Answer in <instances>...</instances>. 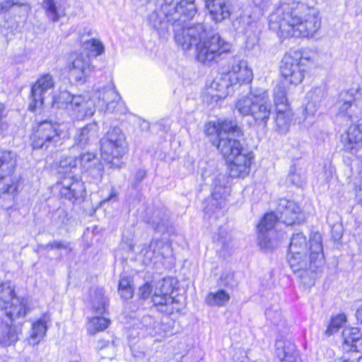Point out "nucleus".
<instances>
[{
    "label": "nucleus",
    "mask_w": 362,
    "mask_h": 362,
    "mask_svg": "<svg viewBox=\"0 0 362 362\" xmlns=\"http://www.w3.org/2000/svg\"><path fill=\"white\" fill-rule=\"evenodd\" d=\"M122 240H123L124 243H126L127 245H129V249H130L131 250H132V251L134 250V245H133V244H132V240H128V239H127V240H126V239H125V236H124V235H123Z\"/></svg>",
    "instance_id": "64"
},
{
    "label": "nucleus",
    "mask_w": 362,
    "mask_h": 362,
    "mask_svg": "<svg viewBox=\"0 0 362 362\" xmlns=\"http://www.w3.org/2000/svg\"><path fill=\"white\" fill-rule=\"evenodd\" d=\"M286 181L297 187H302L306 182V173L305 169L299 164H293L290 167Z\"/></svg>",
    "instance_id": "35"
},
{
    "label": "nucleus",
    "mask_w": 362,
    "mask_h": 362,
    "mask_svg": "<svg viewBox=\"0 0 362 362\" xmlns=\"http://www.w3.org/2000/svg\"><path fill=\"white\" fill-rule=\"evenodd\" d=\"M59 173L64 174L57 183L59 187L61 197L71 203L82 202L86 191L81 177L74 175L75 172L70 170L69 168L60 169Z\"/></svg>",
    "instance_id": "12"
},
{
    "label": "nucleus",
    "mask_w": 362,
    "mask_h": 362,
    "mask_svg": "<svg viewBox=\"0 0 362 362\" xmlns=\"http://www.w3.org/2000/svg\"><path fill=\"white\" fill-rule=\"evenodd\" d=\"M16 165V153L8 150H0V180H4L3 193H13L17 189V179L13 177Z\"/></svg>",
    "instance_id": "16"
},
{
    "label": "nucleus",
    "mask_w": 362,
    "mask_h": 362,
    "mask_svg": "<svg viewBox=\"0 0 362 362\" xmlns=\"http://www.w3.org/2000/svg\"><path fill=\"white\" fill-rule=\"evenodd\" d=\"M338 328L335 327L334 326H332V322H329V325L327 327V329L325 330V334L327 337H330L334 333L338 331Z\"/></svg>",
    "instance_id": "62"
},
{
    "label": "nucleus",
    "mask_w": 362,
    "mask_h": 362,
    "mask_svg": "<svg viewBox=\"0 0 362 362\" xmlns=\"http://www.w3.org/2000/svg\"><path fill=\"white\" fill-rule=\"evenodd\" d=\"M110 324V320L107 317L95 316L90 318L87 325V329L90 334L93 335L98 332L103 331Z\"/></svg>",
    "instance_id": "40"
},
{
    "label": "nucleus",
    "mask_w": 362,
    "mask_h": 362,
    "mask_svg": "<svg viewBox=\"0 0 362 362\" xmlns=\"http://www.w3.org/2000/svg\"><path fill=\"white\" fill-rule=\"evenodd\" d=\"M310 61L309 58L304 57L300 52H290L286 53L282 59L280 71L286 83L297 86L300 84L304 77Z\"/></svg>",
    "instance_id": "11"
},
{
    "label": "nucleus",
    "mask_w": 362,
    "mask_h": 362,
    "mask_svg": "<svg viewBox=\"0 0 362 362\" xmlns=\"http://www.w3.org/2000/svg\"><path fill=\"white\" fill-rule=\"evenodd\" d=\"M0 309L10 322L24 318L30 311L28 300L16 296L11 281L0 284Z\"/></svg>",
    "instance_id": "9"
},
{
    "label": "nucleus",
    "mask_w": 362,
    "mask_h": 362,
    "mask_svg": "<svg viewBox=\"0 0 362 362\" xmlns=\"http://www.w3.org/2000/svg\"><path fill=\"white\" fill-rule=\"evenodd\" d=\"M265 316L267 320H269L274 325H279L281 322V313L277 307L267 309Z\"/></svg>",
    "instance_id": "48"
},
{
    "label": "nucleus",
    "mask_w": 362,
    "mask_h": 362,
    "mask_svg": "<svg viewBox=\"0 0 362 362\" xmlns=\"http://www.w3.org/2000/svg\"><path fill=\"white\" fill-rule=\"evenodd\" d=\"M132 356L137 359H142L145 356V352L142 350H139L135 348L132 349Z\"/></svg>",
    "instance_id": "61"
},
{
    "label": "nucleus",
    "mask_w": 362,
    "mask_h": 362,
    "mask_svg": "<svg viewBox=\"0 0 362 362\" xmlns=\"http://www.w3.org/2000/svg\"><path fill=\"white\" fill-rule=\"evenodd\" d=\"M220 284L228 288L236 286L238 281L235 279L234 273L230 272L223 273L220 278Z\"/></svg>",
    "instance_id": "47"
},
{
    "label": "nucleus",
    "mask_w": 362,
    "mask_h": 362,
    "mask_svg": "<svg viewBox=\"0 0 362 362\" xmlns=\"http://www.w3.org/2000/svg\"><path fill=\"white\" fill-rule=\"evenodd\" d=\"M227 235V232L225 230H223L222 228H220L217 238L214 237V239L218 241L223 245V247H224L226 243Z\"/></svg>",
    "instance_id": "57"
},
{
    "label": "nucleus",
    "mask_w": 362,
    "mask_h": 362,
    "mask_svg": "<svg viewBox=\"0 0 362 362\" xmlns=\"http://www.w3.org/2000/svg\"><path fill=\"white\" fill-rule=\"evenodd\" d=\"M292 112L288 109H277L276 116V124L278 130L281 133H285L288 131V127L292 121Z\"/></svg>",
    "instance_id": "38"
},
{
    "label": "nucleus",
    "mask_w": 362,
    "mask_h": 362,
    "mask_svg": "<svg viewBox=\"0 0 362 362\" xmlns=\"http://www.w3.org/2000/svg\"><path fill=\"white\" fill-rule=\"evenodd\" d=\"M235 129L221 133V139L218 141L217 148L224 158L229 163V175L233 178L245 177L250 172L253 153L243 148L240 140L243 135L239 127L238 134H235Z\"/></svg>",
    "instance_id": "6"
},
{
    "label": "nucleus",
    "mask_w": 362,
    "mask_h": 362,
    "mask_svg": "<svg viewBox=\"0 0 362 362\" xmlns=\"http://www.w3.org/2000/svg\"><path fill=\"white\" fill-rule=\"evenodd\" d=\"M117 200V192L113 189H112L109 196L104 199L103 201H101V204H105L106 202H116Z\"/></svg>",
    "instance_id": "58"
},
{
    "label": "nucleus",
    "mask_w": 362,
    "mask_h": 362,
    "mask_svg": "<svg viewBox=\"0 0 362 362\" xmlns=\"http://www.w3.org/2000/svg\"><path fill=\"white\" fill-rule=\"evenodd\" d=\"M83 48L95 57L101 55L105 51V47L99 40L92 38L83 43Z\"/></svg>",
    "instance_id": "45"
},
{
    "label": "nucleus",
    "mask_w": 362,
    "mask_h": 362,
    "mask_svg": "<svg viewBox=\"0 0 362 362\" xmlns=\"http://www.w3.org/2000/svg\"><path fill=\"white\" fill-rule=\"evenodd\" d=\"M341 141L344 151L356 154L362 148V122L351 124L341 136Z\"/></svg>",
    "instance_id": "23"
},
{
    "label": "nucleus",
    "mask_w": 362,
    "mask_h": 362,
    "mask_svg": "<svg viewBox=\"0 0 362 362\" xmlns=\"http://www.w3.org/2000/svg\"><path fill=\"white\" fill-rule=\"evenodd\" d=\"M290 244L287 255L288 262L294 273L299 272L303 283L313 285L317 274L325 264L322 237L318 233H313L310 239V260H307L308 245L296 247Z\"/></svg>",
    "instance_id": "4"
},
{
    "label": "nucleus",
    "mask_w": 362,
    "mask_h": 362,
    "mask_svg": "<svg viewBox=\"0 0 362 362\" xmlns=\"http://www.w3.org/2000/svg\"><path fill=\"white\" fill-rule=\"evenodd\" d=\"M182 23L177 26H171L176 43L185 50L193 45L196 47L197 59L204 64H209L216 61L222 54L230 50V44L223 40L218 34L206 37V29L203 24L194 25Z\"/></svg>",
    "instance_id": "2"
},
{
    "label": "nucleus",
    "mask_w": 362,
    "mask_h": 362,
    "mask_svg": "<svg viewBox=\"0 0 362 362\" xmlns=\"http://www.w3.org/2000/svg\"><path fill=\"white\" fill-rule=\"evenodd\" d=\"M45 248L50 249V250H54V249H64L67 250L69 251L71 250V247H70V245L67 243H64L62 241H54L52 243H49L47 244L45 246Z\"/></svg>",
    "instance_id": "51"
},
{
    "label": "nucleus",
    "mask_w": 362,
    "mask_h": 362,
    "mask_svg": "<svg viewBox=\"0 0 362 362\" xmlns=\"http://www.w3.org/2000/svg\"><path fill=\"white\" fill-rule=\"evenodd\" d=\"M276 211L279 216L274 212L267 213L257 226L258 244L261 250L265 252L272 251L284 238V233L276 232L275 229L277 221H281L286 226H291L300 221L298 216L300 208L293 200L280 199Z\"/></svg>",
    "instance_id": "3"
},
{
    "label": "nucleus",
    "mask_w": 362,
    "mask_h": 362,
    "mask_svg": "<svg viewBox=\"0 0 362 362\" xmlns=\"http://www.w3.org/2000/svg\"><path fill=\"white\" fill-rule=\"evenodd\" d=\"M172 253L171 243L169 241L153 239L149 245H144L140 251L144 264L156 263L168 257Z\"/></svg>",
    "instance_id": "18"
},
{
    "label": "nucleus",
    "mask_w": 362,
    "mask_h": 362,
    "mask_svg": "<svg viewBox=\"0 0 362 362\" xmlns=\"http://www.w3.org/2000/svg\"><path fill=\"white\" fill-rule=\"evenodd\" d=\"M57 214L58 215V216L59 218H61V217L62 218V220L60 221V224L61 225L66 224L68 221L67 213L63 209H58L57 211Z\"/></svg>",
    "instance_id": "60"
},
{
    "label": "nucleus",
    "mask_w": 362,
    "mask_h": 362,
    "mask_svg": "<svg viewBox=\"0 0 362 362\" xmlns=\"http://www.w3.org/2000/svg\"><path fill=\"white\" fill-rule=\"evenodd\" d=\"M256 100L255 90H251L247 96L239 98L235 103V110L243 116L250 115Z\"/></svg>",
    "instance_id": "36"
},
{
    "label": "nucleus",
    "mask_w": 362,
    "mask_h": 362,
    "mask_svg": "<svg viewBox=\"0 0 362 362\" xmlns=\"http://www.w3.org/2000/svg\"><path fill=\"white\" fill-rule=\"evenodd\" d=\"M360 329L358 327H347L342 332V349L344 351L349 352L353 349L354 344L358 339Z\"/></svg>",
    "instance_id": "37"
},
{
    "label": "nucleus",
    "mask_w": 362,
    "mask_h": 362,
    "mask_svg": "<svg viewBox=\"0 0 362 362\" xmlns=\"http://www.w3.org/2000/svg\"><path fill=\"white\" fill-rule=\"evenodd\" d=\"M78 168L81 173L90 178V182L98 183L101 181L104 168L95 151L83 150L78 157L62 156L59 169L69 168L76 172Z\"/></svg>",
    "instance_id": "8"
},
{
    "label": "nucleus",
    "mask_w": 362,
    "mask_h": 362,
    "mask_svg": "<svg viewBox=\"0 0 362 362\" xmlns=\"http://www.w3.org/2000/svg\"><path fill=\"white\" fill-rule=\"evenodd\" d=\"M6 110L3 103H0V135L7 129L8 124L5 121L6 117Z\"/></svg>",
    "instance_id": "50"
},
{
    "label": "nucleus",
    "mask_w": 362,
    "mask_h": 362,
    "mask_svg": "<svg viewBox=\"0 0 362 362\" xmlns=\"http://www.w3.org/2000/svg\"><path fill=\"white\" fill-rule=\"evenodd\" d=\"M230 194L227 186V177L223 174L217 175L213 180V191L211 197L204 202V211L209 217L215 214L216 218L223 214L226 198Z\"/></svg>",
    "instance_id": "13"
},
{
    "label": "nucleus",
    "mask_w": 362,
    "mask_h": 362,
    "mask_svg": "<svg viewBox=\"0 0 362 362\" xmlns=\"http://www.w3.org/2000/svg\"><path fill=\"white\" fill-rule=\"evenodd\" d=\"M197 11L194 0H163L160 6L148 15L147 20L160 37H165L170 26L189 22Z\"/></svg>",
    "instance_id": "5"
},
{
    "label": "nucleus",
    "mask_w": 362,
    "mask_h": 362,
    "mask_svg": "<svg viewBox=\"0 0 362 362\" xmlns=\"http://www.w3.org/2000/svg\"><path fill=\"white\" fill-rule=\"evenodd\" d=\"M92 96L96 108L100 112L119 113L125 112L124 103L112 83L102 88L95 86Z\"/></svg>",
    "instance_id": "14"
},
{
    "label": "nucleus",
    "mask_w": 362,
    "mask_h": 362,
    "mask_svg": "<svg viewBox=\"0 0 362 362\" xmlns=\"http://www.w3.org/2000/svg\"><path fill=\"white\" fill-rule=\"evenodd\" d=\"M346 317L344 314H339L331 319L330 322H332V326L339 329L342 325L346 322Z\"/></svg>",
    "instance_id": "55"
},
{
    "label": "nucleus",
    "mask_w": 362,
    "mask_h": 362,
    "mask_svg": "<svg viewBox=\"0 0 362 362\" xmlns=\"http://www.w3.org/2000/svg\"><path fill=\"white\" fill-rule=\"evenodd\" d=\"M275 354L280 362H296V346L288 340L277 339Z\"/></svg>",
    "instance_id": "31"
},
{
    "label": "nucleus",
    "mask_w": 362,
    "mask_h": 362,
    "mask_svg": "<svg viewBox=\"0 0 362 362\" xmlns=\"http://www.w3.org/2000/svg\"><path fill=\"white\" fill-rule=\"evenodd\" d=\"M227 74L231 76L230 79L235 87L242 84H249L253 79V72L247 62L239 58L233 59Z\"/></svg>",
    "instance_id": "22"
},
{
    "label": "nucleus",
    "mask_w": 362,
    "mask_h": 362,
    "mask_svg": "<svg viewBox=\"0 0 362 362\" xmlns=\"http://www.w3.org/2000/svg\"><path fill=\"white\" fill-rule=\"evenodd\" d=\"M274 100L276 105V109H288V100L286 93L284 88L281 86L276 87L274 90Z\"/></svg>",
    "instance_id": "46"
},
{
    "label": "nucleus",
    "mask_w": 362,
    "mask_h": 362,
    "mask_svg": "<svg viewBox=\"0 0 362 362\" xmlns=\"http://www.w3.org/2000/svg\"><path fill=\"white\" fill-rule=\"evenodd\" d=\"M205 6L209 11L211 18L216 23H220L229 18L231 15L230 0H204Z\"/></svg>",
    "instance_id": "27"
},
{
    "label": "nucleus",
    "mask_w": 362,
    "mask_h": 362,
    "mask_svg": "<svg viewBox=\"0 0 362 362\" xmlns=\"http://www.w3.org/2000/svg\"><path fill=\"white\" fill-rule=\"evenodd\" d=\"M230 300V295L223 289H219L216 292L209 293L206 302L209 305L223 306Z\"/></svg>",
    "instance_id": "41"
},
{
    "label": "nucleus",
    "mask_w": 362,
    "mask_h": 362,
    "mask_svg": "<svg viewBox=\"0 0 362 362\" xmlns=\"http://www.w3.org/2000/svg\"><path fill=\"white\" fill-rule=\"evenodd\" d=\"M272 0H252L253 4L256 7L259 8L262 11L267 9L269 6Z\"/></svg>",
    "instance_id": "56"
},
{
    "label": "nucleus",
    "mask_w": 362,
    "mask_h": 362,
    "mask_svg": "<svg viewBox=\"0 0 362 362\" xmlns=\"http://www.w3.org/2000/svg\"><path fill=\"white\" fill-rule=\"evenodd\" d=\"M325 86H317L312 88L307 93L308 103L305 107V117L308 115H314L318 108L325 103L327 97Z\"/></svg>",
    "instance_id": "29"
},
{
    "label": "nucleus",
    "mask_w": 362,
    "mask_h": 362,
    "mask_svg": "<svg viewBox=\"0 0 362 362\" xmlns=\"http://www.w3.org/2000/svg\"><path fill=\"white\" fill-rule=\"evenodd\" d=\"M159 322L151 315H145L140 321L139 328L145 330L146 334L154 335L158 333Z\"/></svg>",
    "instance_id": "43"
},
{
    "label": "nucleus",
    "mask_w": 362,
    "mask_h": 362,
    "mask_svg": "<svg viewBox=\"0 0 362 362\" xmlns=\"http://www.w3.org/2000/svg\"><path fill=\"white\" fill-rule=\"evenodd\" d=\"M235 129L233 132L238 134L239 127L235 121L233 120H223L218 122H209L205 126V133L207 135L216 134L218 140L221 139V133L226 132V134L231 130Z\"/></svg>",
    "instance_id": "33"
},
{
    "label": "nucleus",
    "mask_w": 362,
    "mask_h": 362,
    "mask_svg": "<svg viewBox=\"0 0 362 362\" xmlns=\"http://www.w3.org/2000/svg\"><path fill=\"white\" fill-rule=\"evenodd\" d=\"M75 95H71L66 90L61 91L58 95L52 97V106L58 109L70 110L72 107Z\"/></svg>",
    "instance_id": "39"
},
{
    "label": "nucleus",
    "mask_w": 362,
    "mask_h": 362,
    "mask_svg": "<svg viewBox=\"0 0 362 362\" xmlns=\"http://www.w3.org/2000/svg\"><path fill=\"white\" fill-rule=\"evenodd\" d=\"M256 100L250 116L259 125L265 126L271 115L272 105L269 103L268 92L264 89L255 90Z\"/></svg>",
    "instance_id": "20"
},
{
    "label": "nucleus",
    "mask_w": 362,
    "mask_h": 362,
    "mask_svg": "<svg viewBox=\"0 0 362 362\" xmlns=\"http://www.w3.org/2000/svg\"><path fill=\"white\" fill-rule=\"evenodd\" d=\"M71 105L69 111L77 119H83L86 117H91L96 108L92 95L88 100L83 95H75Z\"/></svg>",
    "instance_id": "26"
},
{
    "label": "nucleus",
    "mask_w": 362,
    "mask_h": 362,
    "mask_svg": "<svg viewBox=\"0 0 362 362\" xmlns=\"http://www.w3.org/2000/svg\"><path fill=\"white\" fill-rule=\"evenodd\" d=\"M356 95H362V88H351L349 90L341 91L339 95V98L336 103V106L339 109L337 115L344 117V119L346 121L353 119L352 103L356 100Z\"/></svg>",
    "instance_id": "24"
},
{
    "label": "nucleus",
    "mask_w": 362,
    "mask_h": 362,
    "mask_svg": "<svg viewBox=\"0 0 362 362\" xmlns=\"http://www.w3.org/2000/svg\"><path fill=\"white\" fill-rule=\"evenodd\" d=\"M351 351L362 353V337L361 333L358 339L356 340V344H354Z\"/></svg>",
    "instance_id": "59"
},
{
    "label": "nucleus",
    "mask_w": 362,
    "mask_h": 362,
    "mask_svg": "<svg viewBox=\"0 0 362 362\" xmlns=\"http://www.w3.org/2000/svg\"><path fill=\"white\" fill-rule=\"evenodd\" d=\"M95 71L90 58L82 54L77 55L70 66V76L77 83H84Z\"/></svg>",
    "instance_id": "21"
},
{
    "label": "nucleus",
    "mask_w": 362,
    "mask_h": 362,
    "mask_svg": "<svg viewBox=\"0 0 362 362\" xmlns=\"http://www.w3.org/2000/svg\"><path fill=\"white\" fill-rule=\"evenodd\" d=\"M269 28L284 37H310L321 26L317 10L295 0H281L269 16Z\"/></svg>",
    "instance_id": "1"
},
{
    "label": "nucleus",
    "mask_w": 362,
    "mask_h": 362,
    "mask_svg": "<svg viewBox=\"0 0 362 362\" xmlns=\"http://www.w3.org/2000/svg\"><path fill=\"white\" fill-rule=\"evenodd\" d=\"M49 321L50 315L48 313H44L33 322L29 338L30 344L36 345L43 339L47 331V322Z\"/></svg>",
    "instance_id": "32"
},
{
    "label": "nucleus",
    "mask_w": 362,
    "mask_h": 362,
    "mask_svg": "<svg viewBox=\"0 0 362 362\" xmlns=\"http://www.w3.org/2000/svg\"><path fill=\"white\" fill-rule=\"evenodd\" d=\"M118 292L120 297L124 300H128L132 298L134 288L132 279L130 276L126 275L121 276L118 284Z\"/></svg>",
    "instance_id": "42"
},
{
    "label": "nucleus",
    "mask_w": 362,
    "mask_h": 362,
    "mask_svg": "<svg viewBox=\"0 0 362 362\" xmlns=\"http://www.w3.org/2000/svg\"><path fill=\"white\" fill-rule=\"evenodd\" d=\"M98 126L96 122L88 124L80 129L74 138V146L86 150V148L96 143Z\"/></svg>",
    "instance_id": "28"
},
{
    "label": "nucleus",
    "mask_w": 362,
    "mask_h": 362,
    "mask_svg": "<svg viewBox=\"0 0 362 362\" xmlns=\"http://www.w3.org/2000/svg\"><path fill=\"white\" fill-rule=\"evenodd\" d=\"M230 77L227 72L217 76L207 87L204 100L211 104H217L220 100L233 93L235 86Z\"/></svg>",
    "instance_id": "17"
},
{
    "label": "nucleus",
    "mask_w": 362,
    "mask_h": 362,
    "mask_svg": "<svg viewBox=\"0 0 362 362\" xmlns=\"http://www.w3.org/2000/svg\"><path fill=\"white\" fill-rule=\"evenodd\" d=\"M146 175V173L144 169H139L136 171L134 175V182L132 183V186L134 188H137L141 181L144 179Z\"/></svg>",
    "instance_id": "53"
},
{
    "label": "nucleus",
    "mask_w": 362,
    "mask_h": 362,
    "mask_svg": "<svg viewBox=\"0 0 362 362\" xmlns=\"http://www.w3.org/2000/svg\"><path fill=\"white\" fill-rule=\"evenodd\" d=\"M41 6L45 11L47 16L53 22H57L59 20L56 0H42Z\"/></svg>",
    "instance_id": "44"
},
{
    "label": "nucleus",
    "mask_w": 362,
    "mask_h": 362,
    "mask_svg": "<svg viewBox=\"0 0 362 362\" xmlns=\"http://www.w3.org/2000/svg\"><path fill=\"white\" fill-rule=\"evenodd\" d=\"M53 77L49 74L41 76L31 87L30 99L28 110L35 112L44 104L46 94L54 87Z\"/></svg>",
    "instance_id": "19"
},
{
    "label": "nucleus",
    "mask_w": 362,
    "mask_h": 362,
    "mask_svg": "<svg viewBox=\"0 0 362 362\" xmlns=\"http://www.w3.org/2000/svg\"><path fill=\"white\" fill-rule=\"evenodd\" d=\"M144 218L157 232L163 233L167 228L168 216L163 209L149 208Z\"/></svg>",
    "instance_id": "30"
},
{
    "label": "nucleus",
    "mask_w": 362,
    "mask_h": 362,
    "mask_svg": "<svg viewBox=\"0 0 362 362\" xmlns=\"http://www.w3.org/2000/svg\"><path fill=\"white\" fill-rule=\"evenodd\" d=\"M6 318H3L0 323V346L3 347L15 345L22 333L21 327L13 324L15 321L10 322Z\"/></svg>",
    "instance_id": "25"
},
{
    "label": "nucleus",
    "mask_w": 362,
    "mask_h": 362,
    "mask_svg": "<svg viewBox=\"0 0 362 362\" xmlns=\"http://www.w3.org/2000/svg\"><path fill=\"white\" fill-rule=\"evenodd\" d=\"M1 3L3 4L4 13L8 11L11 8H13L15 6L19 7L24 6L23 3H21L16 0H6L4 1H1Z\"/></svg>",
    "instance_id": "54"
},
{
    "label": "nucleus",
    "mask_w": 362,
    "mask_h": 362,
    "mask_svg": "<svg viewBox=\"0 0 362 362\" xmlns=\"http://www.w3.org/2000/svg\"><path fill=\"white\" fill-rule=\"evenodd\" d=\"M356 316L357 320L362 324V305L357 309Z\"/></svg>",
    "instance_id": "63"
},
{
    "label": "nucleus",
    "mask_w": 362,
    "mask_h": 362,
    "mask_svg": "<svg viewBox=\"0 0 362 362\" xmlns=\"http://www.w3.org/2000/svg\"><path fill=\"white\" fill-rule=\"evenodd\" d=\"M67 124L45 119L39 122L33 128L30 136L31 145L34 149H42L52 152L62 144V139L66 135Z\"/></svg>",
    "instance_id": "7"
},
{
    "label": "nucleus",
    "mask_w": 362,
    "mask_h": 362,
    "mask_svg": "<svg viewBox=\"0 0 362 362\" xmlns=\"http://www.w3.org/2000/svg\"><path fill=\"white\" fill-rule=\"evenodd\" d=\"M152 292V287L150 284L146 283L139 288V296L144 300L148 298Z\"/></svg>",
    "instance_id": "52"
},
{
    "label": "nucleus",
    "mask_w": 362,
    "mask_h": 362,
    "mask_svg": "<svg viewBox=\"0 0 362 362\" xmlns=\"http://www.w3.org/2000/svg\"><path fill=\"white\" fill-rule=\"evenodd\" d=\"M295 243L296 244V247H301L303 245H308L306 237L303 235V233H294L291 238L290 244Z\"/></svg>",
    "instance_id": "49"
},
{
    "label": "nucleus",
    "mask_w": 362,
    "mask_h": 362,
    "mask_svg": "<svg viewBox=\"0 0 362 362\" xmlns=\"http://www.w3.org/2000/svg\"><path fill=\"white\" fill-rule=\"evenodd\" d=\"M126 148L124 134L118 127L111 128L100 139L101 156L107 163L113 165V159L122 157Z\"/></svg>",
    "instance_id": "15"
},
{
    "label": "nucleus",
    "mask_w": 362,
    "mask_h": 362,
    "mask_svg": "<svg viewBox=\"0 0 362 362\" xmlns=\"http://www.w3.org/2000/svg\"><path fill=\"white\" fill-rule=\"evenodd\" d=\"M90 300L93 311L98 315H103L107 310V298L105 297L104 290L97 288L90 290Z\"/></svg>",
    "instance_id": "34"
},
{
    "label": "nucleus",
    "mask_w": 362,
    "mask_h": 362,
    "mask_svg": "<svg viewBox=\"0 0 362 362\" xmlns=\"http://www.w3.org/2000/svg\"><path fill=\"white\" fill-rule=\"evenodd\" d=\"M176 285V281L171 277H165L156 284L151 296L153 305L158 307V310L171 315L180 312L184 304L179 299L173 298L171 294Z\"/></svg>",
    "instance_id": "10"
}]
</instances>
